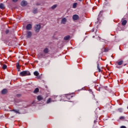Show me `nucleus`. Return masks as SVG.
<instances>
[{
  "label": "nucleus",
  "mask_w": 128,
  "mask_h": 128,
  "mask_svg": "<svg viewBox=\"0 0 128 128\" xmlns=\"http://www.w3.org/2000/svg\"><path fill=\"white\" fill-rule=\"evenodd\" d=\"M124 64V60H122L118 62V64Z\"/></svg>",
  "instance_id": "27"
},
{
  "label": "nucleus",
  "mask_w": 128,
  "mask_h": 128,
  "mask_svg": "<svg viewBox=\"0 0 128 128\" xmlns=\"http://www.w3.org/2000/svg\"><path fill=\"white\" fill-rule=\"evenodd\" d=\"M124 116H120V120H124Z\"/></svg>",
  "instance_id": "29"
},
{
  "label": "nucleus",
  "mask_w": 128,
  "mask_h": 128,
  "mask_svg": "<svg viewBox=\"0 0 128 128\" xmlns=\"http://www.w3.org/2000/svg\"><path fill=\"white\" fill-rule=\"evenodd\" d=\"M32 34L30 31L27 32V36H26L27 38H32Z\"/></svg>",
  "instance_id": "5"
},
{
  "label": "nucleus",
  "mask_w": 128,
  "mask_h": 128,
  "mask_svg": "<svg viewBox=\"0 0 128 128\" xmlns=\"http://www.w3.org/2000/svg\"><path fill=\"white\" fill-rule=\"evenodd\" d=\"M126 66V64H124V66Z\"/></svg>",
  "instance_id": "41"
},
{
  "label": "nucleus",
  "mask_w": 128,
  "mask_h": 128,
  "mask_svg": "<svg viewBox=\"0 0 128 128\" xmlns=\"http://www.w3.org/2000/svg\"><path fill=\"white\" fill-rule=\"evenodd\" d=\"M52 102V98H49L48 100H47L46 101V104H50V102Z\"/></svg>",
  "instance_id": "26"
},
{
  "label": "nucleus",
  "mask_w": 128,
  "mask_h": 128,
  "mask_svg": "<svg viewBox=\"0 0 128 128\" xmlns=\"http://www.w3.org/2000/svg\"><path fill=\"white\" fill-rule=\"evenodd\" d=\"M14 2H16L18 0H12Z\"/></svg>",
  "instance_id": "33"
},
{
  "label": "nucleus",
  "mask_w": 128,
  "mask_h": 128,
  "mask_svg": "<svg viewBox=\"0 0 128 128\" xmlns=\"http://www.w3.org/2000/svg\"><path fill=\"white\" fill-rule=\"evenodd\" d=\"M92 94H94V92H92Z\"/></svg>",
  "instance_id": "38"
},
{
  "label": "nucleus",
  "mask_w": 128,
  "mask_h": 128,
  "mask_svg": "<svg viewBox=\"0 0 128 128\" xmlns=\"http://www.w3.org/2000/svg\"><path fill=\"white\" fill-rule=\"evenodd\" d=\"M97 68L98 70V72H102V66H100L99 64L97 66Z\"/></svg>",
  "instance_id": "12"
},
{
  "label": "nucleus",
  "mask_w": 128,
  "mask_h": 128,
  "mask_svg": "<svg viewBox=\"0 0 128 128\" xmlns=\"http://www.w3.org/2000/svg\"><path fill=\"white\" fill-rule=\"evenodd\" d=\"M16 64H20V63H18V62L16 63Z\"/></svg>",
  "instance_id": "36"
},
{
  "label": "nucleus",
  "mask_w": 128,
  "mask_h": 128,
  "mask_svg": "<svg viewBox=\"0 0 128 128\" xmlns=\"http://www.w3.org/2000/svg\"><path fill=\"white\" fill-rule=\"evenodd\" d=\"M8 68V66H6V64H3L2 66V68L4 70H6V68Z\"/></svg>",
  "instance_id": "25"
},
{
  "label": "nucleus",
  "mask_w": 128,
  "mask_h": 128,
  "mask_svg": "<svg viewBox=\"0 0 128 128\" xmlns=\"http://www.w3.org/2000/svg\"><path fill=\"white\" fill-rule=\"evenodd\" d=\"M126 22H128V21H126V20H123L122 23V26H126Z\"/></svg>",
  "instance_id": "19"
},
{
  "label": "nucleus",
  "mask_w": 128,
  "mask_h": 128,
  "mask_svg": "<svg viewBox=\"0 0 128 128\" xmlns=\"http://www.w3.org/2000/svg\"><path fill=\"white\" fill-rule=\"evenodd\" d=\"M120 128H126V126H120Z\"/></svg>",
  "instance_id": "34"
},
{
  "label": "nucleus",
  "mask_w": 128,
  "mask_h": 128,
  "mask_svg": "<svg viewBox=\"0 0 128 128\" xmlns=\"http://www.w3.org/2000/svg\"><path fill=\"white\" fill-rule=\"evenodd\" d=\"M34 74L36 76H38L40 74L38 72V71H36L34 72Z\"/></svg>",
  "instance_id": "23"
},
{
  "label": "nucleus",
  "mask_w": 128,
  "mask_h": 128,
  "mask_svg": "<svg viewBox=\"0 0 128 128\" xmlns=\"http://www.w3.org/2000/svg\"><path fill=\"white\" fill-rule=\"evenodd\" d=\"M118 110L122 112V108H118Z\"/></svg>",
  "instance_id": "32"
},
{
  "label": "nucleus",
  "mask_w": 128,
  "mask_h": 128,
  "mask_svg": "<svg viewBox=\"0 0 128 128\" xmlns=\"http://www.w3.org/2000/svg\"><path fill=\"white\" fill-rule=\"evenodd\" d=\"M70 36H66L64 37V40H68Z\"/></svg>",
  "instance_id": "15"
},
{
  "label": "nucleus",
  "mask_w": 128,
  "mask_h": 128,
  "mask_svg": "<svg viewBox=\"0 0 128 128\" xmlns=\"http://www.w3.org/2000/svg\"><path fill=\"white\" fill-rule=\"evenodd\" d=\"M79 2H82V0H78Z\"/></svg>",
  "instance_id": "37"
},
{
  "label": "nucleus",
  "mask_w": 128,
  "mask_h": 128,
  "mask_svg": "<svg viewBox=\"0 0 128 128\" xmlns=\"http://www.w3.org/2000/svg\"><path fill=\"white\" fill-rule=\"evenodd\" d=\"M78 18H80L78 15L74 14L72 16V19L74 20H78Z\"/></svg>",
  "instance_id": "6"
},
{
  "label": "nucleus",
  "mask_w": 128,
  "mask_h": 128,
  "mask_svg": "<svg viewBox=\"0 0 128 128\" xmlns=\"http://www.w3.org/2000/svg\"><path fill=\"white\" fill-rule=\"evenodd\" d=\"M8 92V90L6 88H4L1 91L2 94H6Z\"/></svg>",
  "instance_id": "3"
},
{
  "label": "nucleus",
  "mask_w": 128,
  "mask_h": 128,
  "mask_svg": "<svg viewBox=\"0 0 128 128\" xmlns=\"http://www.w3.org/2000/svg\"><path fill=\"white\" fill-rule=\"evenodd\" d=\"M108 52V48H104V52Z\"/></svg>",
  "instance_id": "28"
},
{
  "label": "nucleus",
  "mask_w": 128,
  "mask_h": 128,
  "mask_svg": "<svg viewBox=\"0 0 128 128\" xmlns=\"http://www.w3.org/2000/svg\"><path fill=\"white\" fill-rule=\"evenodd\" d=\"M12 112H14L16 114H20L19 110H16V109H14L13 110H12Z\"/></svg>",
  "instance_id": "17"
},
{
  "label": "nucleus",
  "mask_w": 128,
  "mask_h": 128,
  "mask_svg": "<svg viewBox=\"0 0 128 128\" xmlns=\"http://www.w3.org/2000/svg\"><path fill=\"white\" fill-rule=\"evenodd\" d=\"M66 98L67 100H70L72 98V96L70 94H67L66 95Z\"/></svg>",
  "instance_id": "8"
},
{
  "label": "nucleus",
  "mask_w": 128,
  "mask_h": 128,
  "mask_svg": "<svg viewBox=\"0 0 128 128\" xmlns=\"http://www.w3.org/2000/svg\"><path fill=\"white\" fill-rule=\"evenodd\" d=\"M101 51L102 54H103V52H104V48H102Z\"/></svg>",
  "instance_id": "30"
},
{
  "label": "nucleus",
  "mask_w": 128,
  "mask_h": 128,
  "mask_svg": "<svg viewBox=\"0 0 128 128\" xmlns=\"http://www.w3.org/2000/svg\"><path fill=\"white\" fill-rule=\"evenodd\" d=\"M32 12L34 14H38V8H34Z\"/></svg>",
  "instance_id": "9"
},
{
  "label": "nucleus",
  "mask_w": 128,
  "mask_h": 128,
  "mask_svg": "<svg viewBox=\"0 0 128 128\" xmlns=\"http://www.w3.org/2000/svg\"><path fill=\"white\" fill-rule=\"evenodd\" d=\"M9 32H10V30H6V34H8Z\"/></svg>",
  "instance_id": "31"
},
{
  "label": "nucleus",
  "mask_w": 128,
  "mask_h": 128,
  "mask_svg": "<svg viewBox=\"0 0 128 128\" xmlns=\"http://www.w3.org/2000/svg\"><path fill=\"white\" fill-rule=\"evenodd\" d=\"M32 28V24H28L26 26V28L27 30H30Z\"/></svg>",
  "instance_id": "7"
},
{
  "label": "nucleus",
  "mask_w": 128,
  "mask_h": 128,
  "mask_svg": "<svg viewBox=\"0 0 128 128\" xmlns=\"http://www.w3.org/2000/svg\"><path fill=\"white\" fill-rule=\"evenodd\" d=\"M36 6H40V3H37L36 4Z\"/></svg>",
  "instance_id": "35"
},
{
  "label": "nucleus",
  "mask_w": 128,
  "mask_h": 128,
  "mask_svg": "<svg viewBox=\"0 0 128 128\" xmlns=\"http://www.w3.org/2000/svg\"><path fill=\"white\" fill-rule=\"evenodd\" d=\"M38 100H39V102H40V100H44V98H42V96L40 95L37 96Z\"/></svg>",
  "instance_id": "10"
},
{
  "label": "nucleus",
  "mask_w": 128,
  "mask_h": 128,
  "mask_svg": "<svg viewBox=\"0 0 128 128\" xmlns=\"http://www.w3.org/2000/svg\"><path fill=\"white\" fill-rule=\"evenodd\" d=\"M94 122H96V120L94 121Z\"/></svg>",
  "instance_id": "39"
},
{
  "label": "nucleus",
  "mask_w": 128,
  "mask_h": 128,
  "mask_svg": "<svg viewBox=\"0 0 128 128\" xmlns=\"http://www.w3.org/2000/svg\"><path fill=\"white\" fill-rule=\"evenodd\" d=\"M110 64H112V63L110 62Z\"/></svg>",
  "instance_id": "40"
},
{
  "label": "nucleus",
  "mask_w": 128,
  "mask_h": 128,
  "mask_svg": "<svg viewBox=\"0 0 128 128\" xmlns=\"http://www.w3.org/2000/svg\"><path fill=\"white\" fill-rule=\"evenodd\" d=\"M122 67V66L121 64H117L116 66V68H120Z\"/></svg>",
  "instance_id": "24"
},
{
  "label": "nucleus",
  "mask_w": 128,
  "mask_h": 128,
  "mask_svg": "<svg viewBox=\"0 0 128 128\" xmlns=\"http://www.w3.org/2000/svg\"><path fill=\"white\" fill-rule=\"evenodd\" d=\"M58 4H54L51 7V8H52V10H54V8H56Z\"/></svg>",
  "instance_id": "22"
},
{
  "label": "nucleus",
  "mask_w": 128,
  "mask_h": 128,
  "mask_svg": "<svg viewBox=\"0 0 128 128\" xmlns=\"http://www.w3.org/2000/svg\"><path fill=\"white\" fill-rule=\"evenodd\" d=\"M28 4V2L24 0H22L21 2V6H26Z\"/></svg>",
  "instance_id": "4"
},
{
  "label": "nucleus",
  "mask_w": 128,
  "mask_h": 128,
  "mask_svg": "<svg viewBox=\"0 0 128 128\" xmlns=\"http://www.w3.org/2000/svg\"><path fill=\"white\" fill-rule=\"evenodd\" d=\"M0 8L1 10H4V8H6V6H4V4H0Z\"/></svg>",
  "instance_id": "13"
},
{
  "label": "nucleus",
  "mask_w": 128,
  "mask_h": 128,
  "mask_svg": "<svg viewBox=\"0 0 128 128\" xmlns=\"http://www.w3.org/2000/svg\"><path fill=\"white\" fill-rule=\"evenodd\" d=\"M62 24H66V18H62L61 20Z\"/></svg>",
  "instance_id": "11"
},
{
  "label": "nucleus",
  "mask_w": 128,
  "mask_h": 128,
  "mask_svg": "<svg viewBox=\"0 0 128 128\" xmlns=\"http://www.w3.org/2000/svg\"><path fill=\"white\" fill-rule=\"evenodd\" d=\"M20 76H30V71H22L20 73Z\"/></svg>",
  "instance_id": "1"
},
{
  "label": "nucleus",
  "mask_w": 128,
  "mask_h": 128,
  "mask_svg": "<svg viewBox=\"0 0 128 128\" xmlns=\"http://www.w3.org/2000/svg\"><path fill=\"white\" fill-rule=\"evenodd\" d=\"M20 64H16V68H17L18 72H20Z\"/></svg>",
  "instance_id": "20"
},
{
  "label": "nucleus",
  "mask_w": 128,
  "mask_h": 128,
  "mask_svg": "<svg viewBox=\"0 0 128 128\" xmlns=\"http://www.w3.org/2000/svg\"><path fill=\"white\" fill-rule=\"evenodd\" d=\"M48 52H50L48 48H45L44 50V54H48Z\"/></svg>",
  "instance_id": "14"
},
{
  "label": "nucleus",
  "mask_w": 128,
  "mask_h": 128,
  "mask_svg": "<svg viewBox=\"0 0 128 128\" xmlns=\"http://www.w3.org/2000/svg\"><path fill=\"white\" fill-rule=\"evenodd\" d=\"M77 6H78V3H76V2L74 3L72 5V8H76Z\"/></svg>",
  "instance_id": "21"
},
{
  "label": "nucleus",
  "mask_w": 128,
  "mask_h": 128,
  "mask_svg": "<svg viewBox=\"0 0 128 128\" xmlns=\"http://www.w3.org/2000/svg\"><path fill=\"white\" fill-rule=\"evenodd\" d=\"M103 14H104V11H100V14L98 16V18H100V16H102Z\"/></svg>",
  "instance_id": "18"
},
{
  "label": "nucleus",
  "mask_w": 128,
  "mask_h": 128,
  "mask_svg": "<svg viewBox=\"0 0 128 128\" xmlns=\"http://www.w3.org/2000/svg\"><path fill=\"white\" fill-rule=\"evenodd\" d=\"M41 28L42 26L40 24H36L35 26V32H38Z\"/></svg>",
  "instance_id": "2"
},
{
  "label": "nucleus",
  "mask_w": 128,
  "mask_h": 128,
  "mask_svg": "<svg viewBox=\"0 0 128 128\" xmlns=\"http://www.w3.org/2000/svg\"><path fill=\"white\" fill-rule=\"evenodd\" d=\"M38 92H40V89H39L38 88H36L34 90V94H38Z\"/></svg>",
  "instance_id": "16"
}]
</instances>
